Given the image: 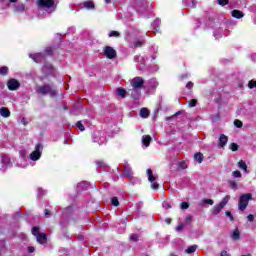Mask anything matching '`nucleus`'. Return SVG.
Instances as JSON below:
<instances>
[{
    "mask_svg": "<svg viewBox=\"0 0 256 256\" xmlns=\"http://www.w3.org/2000/svg\"><path fill=\"white\" fill-rule=\"evenodd\" d=\"M96 165H97V167H102L103 169H105V167H107V164H105V162H103V161H97Z\"/></svg>",
    "mask_w": 256,
    "mask_h": 256,
    "instance_id": "a18cd8bd",
    "label": "nucleus"
},
{
    "mask_svg": "<svg viewBox=\"0 0 256 256\" xmlns=\"http://www.w3.org/2000/svg\"><path fill=\"white\" fill-rule=\"evenodd\" d=\"M130 85L133 89H143L145 80L142 77L137 76L130 80Z\"/></svg>",
    "mask_w": 256,
    "mask_h": 256,
    "instance_id": "9b49d317",
    "label": "nucleus"
},
{
    "mask_svg": "<svg viewBox=\"0 0 256 256\" xmlns=\"http://www.w3.org/2000/svg\"><path fill=\"white\" fill-rule=\"evenodd\" d=\"M181 209H189V203L187 202H182L180 205Z\"/></svg>",
    "mask_w": 256,
    "mask_h": 256,
    "instance_id": "5fc2aeb1",
    "label": "nucleus"
},
{
    "mask_svg": "<svg viewBox=\"0 0 256 256\" xmlns=\"http://www.w3.org/2000/svg\"><path fill=\"white\" fill-rule=\"evenodd\" d=\"M129 220L127 219V218H123L122 220H121V223H122V225H127V222H128Z\"/></svg>",
    "mask_w": 256,
    "mask_h": 256,
    "instance_id": "774afa93",
    "label": "nucleus"
},
{
    "mask_svg": "<svg viewBox=\"0 0 256 256\" xmlns=\"http://www.w3.org/2000/svg\"><path fill=\"white\" fill-rule=\"evenodd\" d=\"M194 159L197 163H203V154L201 152L196 153Z\"/></svg>",
    "mask_w": 256,
    "mask_h": 256,
    "instance_id": "c9c22d12",
    "label": "nucleus"
},
{
    "mask_svg": "<svg viewBox=\"0 0 256 256\" xmlns=\"http://www.w3.org/2000/svg\"><path fill=\"white\" fill-rule=\"evenodd\" d=\"M248 87H249V89H255V88H256V81L251 80V81L248 83Z\"/></svg>",
    "mask_w": 256,
    "mask_h": 256,
    "instance_id": "c03bdc74",
    "label": "nucleus"
},
{
    "mask_svg": "<svg viewBox=\"0 0 256 256\" xmlns=\"http://www.w3.org/2000/svg\"><path fill=\"white\" fill-rule=\"evenodd\" d=\"M230 149H231V151H238L239 145H237V143H231Z\"/></svg>",
    "mask_w": 256,
    "mask_h": 256,
    "instance_id": "37998d69",
    "label": "nucleus"
},
{
    "mask_svg": "<svg viewBox=\"0 0 256 256\" xmlns=\"http://www.w3.org/2000/svg\"><path fill=\"white\" fill-rule=\"evenodd\" d=\"M108 37H116V38H119V37H121V33H119L118 31H111V32L108 34Z\"/></svg>",
    "mask_w": 256,
    "mask_h": 256,
    "instance_id": "58836bf2",
    "label": "nucleus"
},
{
    "mask_svg": "<svg viewBox=\"0 0 256 256\" xmlns=\"http://www.w3.org/2000/svg\"><path fill=\"white\" fill-rule=\"evenodd\" d=\"M42 73H44L46 77H55V73H57V71L53 65L50 63H45L42 67Z\"/></svg>",
    "mask_w": 256,
    "mask_h": 256,
    "instance_id": "9d476101",
    "label": "nucleus"
},
{
    "mask_svg": "<svg viewBox=\"0 0 256 256\" xmlns=\"http://www.w3.org/2000/svg\"><path fill=\"white\" fill-rule=\"evenodd\" d=\"M229 185H230V187L232 188V189H237V182H235V181H230L229 182Z\"/></svg>",
    "mask_w": 256,
    "mask_h": 256,
    "instance_id": "6e6d98bb",
    "label": "nucleus"
},
{
    "mask_svg": "<svg viewBox=\"0 0 256 256\" xmlns=\"http://www.w3.org/2000/svg\"><path fill=\"white\" fill-rule=\"evenodd\" d=\"M232 175H233V177H235V178H241V173L239 172V171H234V172H232Z\"/></svg>",
    "mask_w": 256,
    "mask_h": 256,
    "instance_id": "13d9d810",
    "label": "nucleus"
},
{
    "mask_svg": "<svg viewBox=\"0 0 256 256\" xmlns=\"http://www.w3.org/2000/svg\"><path fill=\"white\" fill-rule=\"evenodd\" d=\"M213 35L215 39H221V37L226 36L227 34H225V24H216Z\"/></svg>",
    "mask_w": 256,
    "mask_h": 256,
    "instance_id": "ddd939ff",
    "label": "nucleus"
},
{
    "mask_svg": "<svg viewBox=\"0 0 256 256\" xmlns=\"http://www.w3.org/2000/svg\"><path fill=\"white\" fill-rule=\"evenodd\" d=\"M234 125L235 127H237L238 129H241V127H243V122L241 120H235L234 121Z\"/></svg>",
    "mask_w": 256,
    "mask_h": 256,
    "instance_id": "79ce46f5",
    "label": "nucleus"
},
{
    "mask_svg": "<svg viewBox=\"0 0 256 256\" xmlns=\"http://www.w3.org/2000/svg\"><path fill=\"white\" fill-rule=\"evenodd\" d=\"M28 253H35V247L33 246L28 247Z\"/></svg>",
    "mask_w": 256,
    "mask_h": 256,
    "instance_id": "0e129e2a",
    "label": "nucleus"
},
{
    "mask_svg": "<svg viewBox=\"0 0 256 256\" xmlns=\"http://www.w3.org/2000/svg\"><path fill=\"white\" fill-rule=\"evenodd\" d=\"M92 141L94 143H98V145H103L104 143H107V137H105V132H95L92 136Z\"/></svg>",
    "mask_w": 256,
    "mask_h": 256,
    "instance_id": "0eeeda50",
    "label": "nucleus"
},
{
    "mask_svg": "<svg viewBox=\"0 0 256 256\" xmlns=\"http://www.w3.org/2000/svg\"><path fill=\"white\" fill-rule=\"evenodd\" d=\"M231 15L234 19H243L245 17V14L241 10H232Z\"/></svg>",
    "mask_w": 256,
    "mask_h": 256,
    "instance_id": "4be33fe9",
    "label": "nucleus"
},
{
    "mask_svg": "<svg viewBox=\"0 0 256 256\" xmlns=\"http://www.w3.org/2000/svg\"><path fill=\"white\" fill-rule=\"evenodd\" d=\"M124 175L125 177H133V171L131 170V165L125 164L124 165Z\"/></svg>",
    "mask_w": 256,
    "mask_h": 256,
    "instance_id": "b1692460",
    "label": "nucleus"
},
{
    "mask_svg": "<svg viewBox=\"0 0 256 256\" xmlns=\"http://www.w3.org/2000/svg\"><path fill=\"white\" fill-rule=\"evenodd\" d=\"M89 188V183L83 181L77 184V191H86Z\"/></svg>",
    "mask_w": 256,
    "mask_h": 256,
    "instance_id": "bb28decb",
    "label": "nucleus"
},
{
    "mask_svg": "<svg viewBox=\"0 0 256 256\" xmlns=\"http://www.w3.org/2000/svg\"><path fill=\"white\" fill-rule=\"evenodd\" d=\"M104 55L107 59H115L117 57V51H115L111 46H106L104 48Z\"/></svg>",
    "mask_w": 256,
    "mask_h": 256,
    "instance_id": "2eb2a0df",
    "label": "nucleus"
},
{
    "mask_svg": "<svg viewBox=\"0 0 256 256\" xmlns=\"http://www.w3.org/2000/svg\"><path fill=\"white\" fill-rule=\"evenodd\" d=\"M35 92L42 97H46V95H49V97H57V95H59L57 89H55L52 84L38 85L35 87Z\"/></svg>",
    "mask_w": 256,
    "mask_h": 256,
    "instance_id": "7ed1b4c3",
    "label": "nucleus"
},
{
    "mask_svg": "<svg viewBox=\"0 0 256 256\" xmlns=\"http://www.w3.org/2000/svg\"><path fill=\"white\" fill-rule=\"evenodd\" d=\"M145 87L148 91H155L159 87V82L155 78H152L146 82Z\"/></svg>",
    "mask_w": 256,
    "mask_h": 256,
    "instance_id": "dca6fc26",
    "label": "nucleus"
},
{
    "mask_svg": "<svg viewBox=\"0 0 256 256\" xmlns=\"http://www.w3.org/2000/svg\"><path fill=\"white\" fill-rule=\"evenodd\" d=\"M45 53L46 55H53V48L51 47L46 48Z\"/></svg>",
    "mask_w": 256,
    "mask_h": 256,
    "instance_id": "864d4df0",
    "label": "nucleus"
},
{
    "mask_svg": "<svg viewBox=\"0 0 256 256\" xmlns=\"http://www.w3.org/2000/svg\"><path fill=\"white\" fill-rule=\"evenodd\" d=\"M152 138L150 135H144L142 136V143L144 146L149 147L151 145Z\"/></svg>",
    "mask_w": 256,
    "mask_h": 256,
    "instance_id": "cd10ccee",
    "label": "nucleus"
},
{
    "mask_svg": "<svg viewBox=\"0 0 256 256\" xmlns=\"http://www.w3.org/2000/svg\"><path fill=\"white\" fill-rule=\"evenodd\" d=\"M134 62L136 63L137 69H140V71H150V73H155L156 71H159L158 65H147V63L149 62V56L137 55L134 57Z\"/></svg>",
    "mask_w": 256,
    "mask_h": 256,
    "instance_id": "f03ea898",
    "label": "nucleus"
},
{
    "mask_svg": "<svg viewBox=\"0 0 256 256\" xmlns=\"http://www.w3.org/2000/svg\"><path fill=\"white\" fill-rule=\"evenodd\" d=\"M130 6L138 15H145V13L149 11V3L147 0H130Z\"/></svg>",
    "mask_w": 256,
    "mask_h": 256,
    "instance_id": "20e7f679",
    "label": "nucleus"
},
{
    "mask_svg": "<svg viewBox=\"0 0 256 256\" xmlns=\"http://www.w3.org/2000/svg\"><path fill=\"white\" fill-rule=\"evenodd\" d=\"M19 87H21V83L17 79L12 78L8 80L7 88L9 89V91H17Z\"/></svg>",
    "mask_w": 256,
    "mask_h": 256,
    "instance_id": "4468645a",
    "label": "nucleus"
},
{
    "mask_svg": "<svg viewBox=\"0 0 256 256\" xmlns=\"http://www.w3.org/2000/svg\"><path fill=\"white\" fill-rule=\"evenodd\" d=\"M42 153H43V145L42 144H37L35 146V151H33L30 154L31 161H39V159H41V154Z\"/></svg>",
    "mask_w": 256,
    "mask_h": 256,
    "instance_id": "1a4fd4ad",
    "label": "nucleus"
},
{
    "mask_svg": "<svg viewBox=\"0 0 256 256\" xmlns=\"http://www.w3.org/2000/svg\"><path fill=\"white\" fill-rule=\"evenodd\" d=\"M9 73V68L7 66H3L0 68V75H7Z\"/></svg>",
    "mask_w": 256,
    "mask_h": 256,
    "instance_id": "4c0bfd02",
    "label": "nucleus"
},
{
    "mask_svg": "<svg viewBox=\"0 0 256 256\" xmlns=\"http://www.w3.org/2000/svg\"><path fill=\"white\" fill-rule=\"evenodd\" d=\"M0 115L1 117H4L5 119H7V117H11V111H9L8 108L6 107H1Z\"/></svg>",
    "mask_w": 256,
    "mask_h": 256,
    "instance_id": "393cba45",
    "label": "nucleus"
},
{
    "mask_svg": "<svg viewBox=\"0 0 256 256\" xmlns=\"http://www.w3.org/2000/svg\"><path fill=\"white\" fill-rule=\"evenodd\" d=\"M32 235L36 237V240L38 243H40V245H45V243H47V235H45V233H40L39 227L34 226L32 228Z\"/></svg>",
    "mask_w": 256,
    "mask_h": 256,
    "instance_id": "423d86ee",
    "label": "nucleus"
},
{
    "mask_svg": "<svg viewBox=\"0 0 256 256\" xmlns=\"http://www.w3.org/2000/svg\"><path fill=\"white\" fill-rule=\"evenodd\" d=\"M111 205H113V207H119V198L117 197H112L111 198Z\"/></svg>",
    "mask_w": 256,
    "mask_h": 256,
    "instance_id": "e433bc0d",
    "label": "nucleus"
},
{
    "mask_svg": "<svg viewBox=\"0 0 256 256\" xmlns=\"http://www.w3.org/2000/svg\"><path fill=\"white\" fill-rule=\"evenodd\" d=\"M80 9H87V11L95 10V2L93 0H88L80 3Z\"/></svg>",
    "mask_w": 256,
    "mask_h": 256,
    "instance_id": "f3484780",
    "label": "nucleus"
},
{
    "mask_svg": "<svg viewBox=\"0 0 256 256\" xmlns=\"http://www.w3.org/2000/svg\"><path fill=\"white\" fill-rule=\"evenodd\" d=\"M59 2L56 0H37L36 5L38 7L39 13H43V15H51V13H55L57 10V5Z\"/></svg>",
    "mask_w": 256,
    "mask_h": 256,
    "instance_id": "f257e3e1",
    "label": "nucleus"
},
{
    "mask_svg": "<svg viewBox=\"0 0 256 256\" xmlns=\"http://www.w3.org/2000/svg\"><path fill=\"white\" fill-rule=\"evenodd\" d=\"M229 141V138L225 134H221L219 137V145L220 147H225L227 145V142Z\"/></svg>",
    "mask_w": 256,
    "mask_h": 256,
    "instance_id": "a878e982",
    "label": "nucleus"
},
{
    "mask_svg": "<svg viewBox=\"0 0 256 256\" xmlns=\"http://www.w3.org/2000/svg\"><path fill=\"white\" fill-rule=\"evenodd\" d=\"M218 3H219L222 7H225V5H227V3H229V0H218Z\"/></svg>",
    "mask_w": 256,
    "mask_h": 256,
    "instance_id": "4d7b16f0",
    "label": "nucleus"
},
{
    "mask_svg": "<svg viewBox=\"0 0 256 256\" xmlns=\"http://www.w3.org/2000/svg\"><path fill=\"white\" fill-rule=\"evenodd\" d=\"M247 219L250 223H253V220L255 219V216H253V214H250L247 216Z\"/></svg>",
    "mask_w": 256,
    "mask_h": 256,
    "instance_id": "680f3d73",
    "label": "nucleus"
},
{
    "mask_svg": "<svg viewBox=\"0 0 256 256\" xmlns=\"http://www.w3.org/2000/svg\"><path fill=\"white\" fill-rule=\"evenodd\" d=\"M193 86H194V84H193V82H188L187 84H186V89H193Z\"/></svg>",
    "mask_w": 256,
    "mask_h": 256,
    "instance_id": "052dcab7",
    "label": "nucleus"
},
{
    "mask_svg": "<svg viewBox=\"0 0 256 256\" xmlns=\"http://www.w3.org/2000/svg\"><path fill=\"white\" fill-rule=\"evenodd\" d=\"M197 245H192V246H189L186 250H185V253H187V255H191L192 253H195L197 251Z\"/></svg>",
    "mask_w": 256,
    "mask_h": 256,
    "instance_id": "2f4dec72",
    "label": "nucleus"
},
{
    "mask_svg": "<svg viewBox=\"0 0 256 256\" xmlns=\"http://www.w3.org/2000/svg\"><path fill=\"white\" fill-rule=\"evenodd\" d=\"M214 201L212 199H203L199 205L200 207H205V205H213Z\"/></svg>",
    "mask_w": 256,
    "mask_h": 256,
    "instance_id": "473e14b6",
    "label": "nucleus"
},
{
    "mask_svg": "<svg viewBox=\"0 0 256 256\" xmlns=\"http://www.w3.org/2000/svg\"><path fill=\"white\" fill-rule=\"evenodd\" d=\"M183 229H185V225H183V224H179V225L176 227V231H177L178 233H181V231H182Z\"/></svg>",
    "mask_w": 256,
    "mask_h": 256,
    "instance_id": "603ef678",
    "label": "nucleus"
},
{
    "mask_svg": "<svg viewBox=\"0 0 256 256\" xmlns=\"http://www.w3.org/2000/svg\"><path fill=\"white\" fill-rule=\"evenodd\" d=\"M253 199V194L246 193L240 196L239 202H238V209L239 211H245L247 209V206L249 205V201Z\"/></svg>",
    "mask_w": 256,
    "mask_h": 256,
    "instance_id": "39448f33",
    "label": "nucleus"
},
{
    "mask_svg": "<svg viewBox=\"0 0 256 256\" xmlns=\"http://www.w3.org/2000/svg\"><path fill=\"white\" fill-rule=\"evenodd\" d=\"M184 7H190V9H193V7H196L197 0H183L182 1Z\"/></svg>",
    "mask_w": 256,
    "mask_h": 256,
    "instance_id": "5701e85b",
    "label": "nucleus"
},
{
    "mask_svg": "<svg viewBox=\"0 0 256 256\" xmlns=\"http://www.w3.org/2000/svg\"><path fill=\"white\" fill-rule=\"evenodd\" d=\"M116 94L122 99H125V97H127V90H125V88H117Z\"/></svg>",
    "mask_w": 256,
    "mask_h": 256,
    "instance_id": "c756f323",
    "label": "nucleus"
},
{
    "mask_svg": "<svg viewBox=\"0 0 256 256\" xmlns=\"http://www.w3.org/2000/svg\"><path fill=\"white\" fill-rule=\"evenodd\" d=\"M14 11L16 13H23L25 11V4H18L14 6Z\"/></svg>",
    "mask_w": 256,
    "mask_h": 256,
    "instance_id": "7c9ffc66",
    "label": "nucleus"
},
{
    "mask_svg": "<svg viewBox=\"0 0 256 256\" xmlns=\"http://www.w3.org/2000/svg\"><path fill=\"white\" fill-rule=\"evenodd\" d=\"M193 221V216L187 215L185 218L186 225H191V222Z\"/></svg>",
    "mask_w": 256,
    "mask_h": 256,
    "instance_id": "a19ab883",
    "label": "nucleus"
},
{
    "mask_svg": "<svg viewBox=\"0 0 256 256\" xmlns=\"http://www.w3.org/2000/svg\"><path fill=\"white\" fill-rule=\"evenodd\" d=\"M229 199L230 197L226 196L221 200V202L218 205H215L212 210L213 215H219V213L223 211V208L225 207V205L229 203Z\"/></svg>",
    "mask_w": 256,
    "mask_h": 256,
    "instance_id": "6e6552de",
    "label": "nucleus"
},
{
    "mask_svg": "<svg viewBox=\"0 0 256 256\" xmlns=\"http://www.w3.org/2000/svg\"><path fill=\"white\" fill-rule=\"evenodd\" d=\"M130 241H139V236L137 234L130 235Z\"/></svg>",
    "mask_w": 256,
    "mask_h": 256,
    "instance_id": "09e8293b",
    "label": "nucleus"
},
{
    "mask_svg": "<svg viewBox=\"0 0 256 256\" xmlns=\"http://www.w3.org/2000/svg\"><path fill=\"white\" fill-rule=\"evenodd\" d=\"M130 95L135 100L140 99V97H141V88H132L130 90Z\"/></svg>",
    "mask_w": 256,
    "mask_h": 256,
    "instance_id": "aec40b11",
    "label": "nucleus"
},
{
    "mask_svg": "<svg viewBox=\"0 0 256 256\" xmlns=\"http://www.w3.org/2000/svg\"><path fill=\"white\" fill-rule=\"evenodd\" d=\"M148 181L151 183V189H154L155 191L159 189V184L156 181L157 177L153 175V170L151 168L146 170Z\"/></svg>",
    "mask_w": 256,
    "mask_h": 256,
    "instance_id": "f8f14e48",
    "label": "nucleus"
},
{
    "mask_svg": "<svg viewBox=\"0 0 256 256\" xmlns=\"http://www.w3.org/2000/svg\"><path fill=\"white\" fill-rule=\"evenodd\" d=\"M29 57L35 61V63H43L45 61V54L43 53H36V54H30Z\"/></svg>",
    "mask_w": 256,
    "mask_h": 256,
    "instance_id": "6ab92c4d",
    "label": "nucleus"
},
{
    "mask_svg": "<svg viewBox=\"0 0 256 256\" xmlns=\"http://www.w3.org/2000/svg\"><path fill=\"white\" fill-rule=\"evenodd\" d=\"M152 33H159V27H161V19L157 18L151 24Z\"/></svg>",
    "mask_w": 256,
    "mask_h": 256,
    "instance_id": "412c9836",
    "label": "nucleus"
},
{
    "mask_svg": "<svg viewBox=\"0 0 256 256\" xmlns=\"http://www.w3.org/2000/svg\"><path fill=\"white\" fill-rule=\"evenodd\" d=\"M76 127L80 130V131H85V126L83 125V122L78 121L76 123Z\"/></svg>",
    "mask_w": 256,
    "mask_h": 256,
    "instance_id": "ea45409f",
    "label": "nucleus"
},
{
    "mask_svg": "<svg viewBox=\"0 0 256 256\" xmlns=\"http://www.w3.org/2000/svg\"><path fill=\"white\" fill-rule=\"evenodd\" d=\"M163 207L165 208V209H171V204L170 203H167V202H163Z\"/></svg>",
    "mask_w": 256,
    "mask_h": 256,
    "instance_id": "e2e57ef3",
    "label": "nucleus"
},
{
    "mask_svg": "<svg viewBox=\"0 0 256 256\" xmlns=\"http://www.w3.org/2000/svg\"><path fill=\"white\" fill-rule=\"evenodd\" d=\"M19 155H20L21 159H25V157H27V151L20 150L19 151Z\"/></svg>",
    "mask_w": 256,
    "mask_h": 256,
    "instance_id": "49530a36",
    "label": "nucleus"
},
{
    "mask_svg": "<svg viewBox=\"0 0 256 256\" xmlns=\"http://www.w3.org/2000/svg\"><path fill=\"white\" fill-rule=\"evenodd\" d=\"M238 167L239 169H242V171H244L245 173H247V164L245 163V161L240 160L238 162Z\"/></svg>",
    "mask_w": 256,
    "mask_h": 256,
    "instance_id": "f704fd0d",
    "label": "nucleus"
},
{
    "mask_svg": "<svg viewBox=\"0 0 256 256\" xmlns=\"http://www.w3.org/2000/svg\"><path fill=\"white\" fill-rule=\"evenodd\" d=\"M1 161H2V171H5L11 167V158L7 155H2L1 156Z\"/></svg>",
    "mask_w": 256,
    "mask_h": 256,
    "instance_id": "a211bd4d",
    "label": "nucleus"
},
{
    "mask_svg": "<svg viewBox=\"0 0 256 256\" xmlns=\"http://www.w3.org/2000/svg\"><path fill=\"white\" fill-rule=\"evenodd\" d=\"M197 106V100L192 99L189 101V107H196Z\"/></svg>",
    "mask_w": 256,
    "mask_h": 256,
    "instance_id": "3c124183",
    "label": "nucleus"
},
{
    "mask_svg": "<svg viewBox=\"0 0 256 256\" xmlns=\"http://www.w3.org/2000/svg\"><path fill=\"white\" fill-rule=\"evenodd\" d=\"M140 117L147 119V117H149V110L147 108H142L140 110Z\"/></svg>",
    "mask_w": 256,
    "mask_h": 256,
    "instance_id": "72a5a7b5",
    "label": "nucleus"
},
{
    "mask_svg": "<svg viewBox=\"0 0 256 256\" xmlns=\"http://www.w3.org/2000/svg\"><path fill=\"white\" fill-rule=\"evenodd\" d=\"M220 256H231V254L227 253V251L223 250L221 253H220Z\"/></svg>",
    "mask_w": 256,
    "mask_h": 256,
    "instance_id": "69168bd1",
    "label": "nucleus"
},
{
    "mask_svg": "<svg viewBox=\"0 0 256 256\" xmlns=\"http://www.w3.org/2000/svg\"><path fill=\"white\" fill-rule=\"evenodd\" d=\"M144 43H145L144 41L137 40L134 42V47H143Z\"/></svg>",
    "mask_w": 256,
    "mask_h": 256,
    "instance_id": "de8ad7c7",
    "label": "nucleus"
},
{
    "mask_svg": "<svg viewBox=\"0 0 256 256\" xmlns=\"http://www.w3.org/2000/svg\"><path fill=\"white\" fill-rule=\"evenodd\" d=\"M45 217H49L51 215V212L47 209L44 210Z\"/></svg>",
    "mask_w": 256,
    "mask_h": 256,
    "instance_id": "338daca9",
    "label": "nucleus"
},
{
    "mask_svg": "<svg viewBox=\"0 0 256 256\" xmlns=\"http://www.w3.org/2000/svg\"><path fill=\"white\" fill-rule=\"evenodd\" d=\"M226 213V217H228L229 219H230V221H233V214H231V212H229V211H226L225 212Z\"/></svg>",
    "mask_w": 256,
    "mask_h": 256,
    "instance_id": "bf43d9fd",
    "label": "nucleus"
},
{
    "mask_svg": "<svg viewBox=\"0 0 256 256\" xmlns=\"http://www.w3.org/2000/svg\"><path fill=\"white\" fill-rule=\"evenodd\" d=\"M47 192L43 188H38V197L45 195Z\"/></svg>",
    "mask_w": 256,
    "mask_h": 256,
    "instance_id": "8fccbe9b",
    "label": "nucleus"
},
{
    "mask_svg": "<svg viewBox=\"0 0 256 256\" xmlns=\"http://www.w3.org/2000/svg\"><path fill=\"white\" fill-rule=\"evenodd\" d=\"M230 237L232 241H239L241 239V233L239 232L238 229H236L232 232Z\"/></svg>",
    "mask_w": 256,
    "mask_h": 256,
    "instance_id": "c85d7f7f",
    "label": "nucleus"
}]
</instances>
